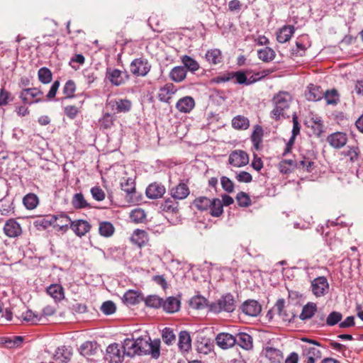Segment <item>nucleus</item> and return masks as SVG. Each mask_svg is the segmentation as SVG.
Wrapping results in <instances>:
<instances>
[{
	"instance_id": "nucleus-12",
	"label": "nucleus",
	"mask_w": 363,
	"mask_h": 363,
	"mask_svg": "<svg viewBox=\"0 0 363 363\" xmlns=\"http://www.w3.org/2000/svg\"><path fill=\"white\" fill-rule=\"evenodd\" d=\"M242 311L249 316L258 315L262 310L260 304L255 300H248L243 303L241 306Z\"/></svg>"
},
{
	"instance_id": "nucleus-40",
	"label": "nucleus",
	"mask_w": 363,
	"mask_h": 363,
	"mask_svg": "<svg viewBox=\"0 0 363 363\" xmlns=\"http://www.w3.org/2000/svg\"><path fill=\"white\" fill-rule=\"evenodd\" d=\"M55 219L54 218V216L49 215L45 217H42L38 218L35 221V225L38 228V229H46L50 226L53 227V223Z\"/></svg>"
},
{
	"instance_id": "nucleus-17",
	"label": "nucleus",
	"mask_w": 363,
	"mask_h": 363,
	"mask_svg": "<svg viewBox=\"0 0 363 363\" xmlns=\"http://www.w3.org/2000/svg\"><path fill=\"white\" fill-rule=\"evenodd\" d=\"M176 87L171 83L166 84L161 87L158 92V99L160 101L169 103L172 96L177 91Z\"/></svg>"
},
{
	"instance_id": "nucleus-18",
	"label": "nucleus",
	"mask_w": 363,
	"mask_h": 363,
	"mask_svg": "<svg viewBox=\"0 0 363 363\" xmlns=\"http://www.w3.org/2000/svg\"><path fill=\"white\" fill-rule=\"evenodd\" d=\"M195 106V101L191 96H184L176 104L177 109L184 113H190Z\"/></svg>"
},
{
	"instance_id": "nucleus-38",
	"label": "nucleus",
	"mask_w": 363,
	"mask_h": 363,
	"mask_svg": "<svg viewBox=\"0 0 363 363\" xmlns=\"http://www.w3.org/2000/svg\"><path fill=\"white\" fill-rule=\"evenodd\" d=\"M257 55L259 60L265 62L272 61L275 57V52L269 47L260 49L257 51Z\"/></svg>"
},
{
	"instance_id": "nucleus-37",
	"label": "nucleus",
	"mask_w": 363,
	"mask_h": 363,
	"mask_svg": "<svg viewBox=\"0 0 363 363\" xmlns=\"http://www.w3.org/2000/svg\"><path fill=\"white\" fill-rule=\"evenodd\" d=\"M317 311V306L315 303L309 302L303 307L300 318L301 320H306L312 318Z\"/></svg>"
},
{
	"instance_id": "nucleus-11",
	"label": "nucleus",
	"mask_w": 363,
	"mask_h": 363,
	"mask_svg": "<svg viewBox=\"0 0 363 363\" xmlns=\"http://www.w3.org/2000/svg\"><path fill=\"white\" fill-rule=\"evenodd\" d=\"M108 106H109L112 110L116 111L118 113H125L130 110L132 103L128 99H119L109 101Z\"/></svg>"
},
{
	"instance_id": "nucleus-47",
	"label": "nucleus",
	"mask_w": 363,
	"mask_h": 363,
	"mask_svg": "<svg viewBox=\"0 0 363 363\" xmlns=\"http://www.w3.org/2000/svg\"><path fill=\"white\" fill-rule=\"evenodd\" d=\"M23 202L27 209L33 210L38 203V198L34 194H28L23 197Z\"/></svg>"
},
{
	"instance_id": "nucleus-54",
	"label": "nucleus",
	"mask_w": 363,
	"mask_h": 363,
	"mask_svg": "<svg viewBox=\"0 0 363 363\" xmlns=\"http://www.w3.org/2000/svg\"><path fill=\"white\" fill-rule=\"evenodd\" d=\"M76 90V85L73 80H68L63 86V94L67 99L72 98Z\"/></svg>"
},
{
	"instance_id": "nucleus-50",
	"label": "nucleus",
	"mask_w": 363,
	"mask_h": 363,
	"mask_svg": "<svg viewBox=\"0 0 363 363\" xmlns=\"http://www.w3.org/2000/svg\"><path fill=\"white\" fill-rule=\"evenodd\" d=\"M211 200L206 196L196 198L194 201V205L200 211H206L209 208Z\"/></svg>"
},
{
	"instance_id": "nucleus-16",
	"label": "nucleus",
	"mask_w": 363,
	"mask_h": 363,
	"mask_svg": "<svg viewBox=\"0 0 363 363\" xmlns=\"http://www.w3.org/2000/svg\"><path fill=\"white\" fill-rule=\"evenodd\" d=\"M166 191L165 187L158 183H152L146 189V195L149 199H157L162 197Z\"/></svg>"
},
{
	"instance_id": "nucleus-56",
	"label": "nucleus",
	"mask_w": 363,
	"mask_h": 363,
	"mask_svg": "<svg viewBox=\"0 0 363 363\" xmlns=\"http://www.w3.org/2000/svg\"><path fill=\"white\" fill-rule=\"evenodd\" d=\"M236 200L240 206L247 207L250 205L251 200L249 196L245 192H239L236 196Z\"/></svg>"
},
{
	"instance_id": "nucleus-2",
	"label": "nucleus",
	"mask_w": 363,
	"mask_h": 363,
	"mask_svg": "<svg viewBox=\"0 0 363 363\" xmlns=\"http://www.w3.org/2000/svg\"><path fill=\"white\" fill-rule=\"evenodd\" d=\"M235 308V301L233 296L230 294L223 296L209 306L210 311L214 313H220L221 312L231 313Z\"/></svg>"
},
{
	"instance_id": "nucleus-20",
	"label": "nucleus",
	"mask_w": 363,
	"mask_h": 363,
	"mask_svg": "<svg viewBox=\"0 0 363 363\" xmlns=\"http://www.w3.org/2000/svg\"><path fill=\"white\" fill-rule=\"evenodd\" d=\"M71 228L77 235L82 237L90 230L91 225L86 220H77L72 221Z\"/></svg>"
},
{
	"instance_id": "nucleus-21",
	"label": "nucleus",
	"mask_w": 363,
	"mask_h": 363,
	"mask_svg": "<svg viewBox=\"0 0 363 363\" xmlns=\"http://www.w3.org/2000/svg\"><path fill=\"white\" fill-rule=\"evenodd\" d=\"M125 355L133 357L138 355V341L136 340L126 338L124 340L122 345Z\"/></svg>"
},
{
	"instance_id": "nucleus-6",
	"label": "nucleus",
	"mask_w": 363,
	"mask_h": 363,
	"mask_svg": "<svg viewBox=\"0 0 363 363\" xmlns=\"http://www.w3.org/2000/svg\"><path fill=\"white\" fill-rule=\"evenodd\" d=\"M151 65L144 58L135 59L130 64V69L132 74L138 77H144L150 72Z\"/></svg>"
},
{
	"instance_id": "nucleus-26",
	"label": "nucleus",
	"mask_w": 363,
	"mask_h": 363,
	"mask_svg": "<svg viewBox=\"0 0 363 363\" xmlns=\"http://www.w3.org/2000/svg\"><path fill=\"white\" fill-rule=\"evenodd\" d=\"M295 31L293 26H284L277 33V39L280 43L289 40Z\"/></svg>"
},
{
	"instance_id": "nucleus-14",
	"label": "nucleus",
	"mask_w": 363,
	"mask_h": 363,
	"mask_svg": "<svg viewBox=\"0 0 363 363\" xmlns=\"http://www.w3.org/2000/svg\"><path fill=\"white\" fill-rule=\"evenodd\" d=\"M72 356V350L70 347L61 346L57 348L53 355L55 360L60 363H67Z\"/></svg>"
},
{
	"instance_id": "nucleus-9",
	"label": "nucleus",
	"mask_w": 363,
	"mask_h": 363,
	"mask_svg": "<svg viewBox=\"0 0 363 363\" xmlns=\"http://www.w3.org/2000/svg\"><path fill=\"white\" fill-rule=\"evenodd\" d=\"M232 77L233 79H235V83L236 84L250 85L257 82L258 79H262L264 77V75L260 76L259 73H257L255 74V76L252 75L250 78H247L245 72L238 71L232 72Z\"/></svg>"
},
{
	"instance_id": "nucleus-51",
	"label": "nucleus",
	"mask_w": 363,
	"mask_h": 363,
	"mask_svg": "<svg viewBox=\"0 0 363 363\" xmlns=\"http://www.w3.org/2000/svg\"><path fill=\"white\" fill-rule=\"evenodd\" d=\"M38 76L40 82L43 84H48L52 81V72L46 67L40 68L38 70Z\"/></svg>"
},
{
	"instance_id": "nucleus-22",
	"label": "nucleus",
	"mask_w": 363,
	"mask_h": 363,
	"mask_svg": "<svg viewBox=\"0 0 363 363\" xmlns=\"http://www.w3.org/2000/svg\"><path fill=\"white\" fill-rule=\"evenodd\" d=\"M235 344L242 349L249 350L252 348V337L246 333H239L235 336Z\"/></svg>"
},
{
	"instance_id": "nucleus-4",
	"label": "nucleus",
	"mask_w": 363,
	"mask_h": 363,
	"mask_svg": "<svg viewBox=\"0 0 363 363\" xmlns=\"http://www.w3.org/2000/svg\"><path fill=\"white\" fill-rule=\"evenodd\" d=\"M124 355V351L121 350L120 345L113 343L107 347L105 358L109 363H122Z\"/></svg>"
},
{
	"instance_id": "nucleus-13",
	"label": "nucleus",
	"mask_w": 363,
	"mask_h": 363,
	"mask_svg": "<svg viewBox=\"0 0 363 363\" xmlns=\"http://www.w3.org/2000/svg\"><path fill=\"white\" fill-rule=\"evenodd\" d=\"M216 341L220 348L226 350L235 345V336L230 333H220L217 335Z\"/></svg>"
},
{
	"instance_id": "nucleus-3",
	"label": "nucleus",
	"mask_w": 363,
	"mask_h": 363,
	"mask_svg": "<svg viewBox=\"0 0 363 363\" xmlns=\"http://www.w3.org/2000/svg\"><path fill=\"white\" fill-rule=\"evenodd\" d=\"M19 98L24 104H33L44 101L43 92L38 88L23 89L19 94Z\"/></svg>"
},
{
	"instance_id": "nucleus-44",
	"label": "nucleus",
	"mask_w": 363,
	"mask_h": 363,
	"mask_svg": "<svg viewBox=\"0 0 363 363\" xmlns=\"http://www.w3.org/2000/svg\"><path fill=\"white\" fill-rule=\"evenodd\" d=\"M182 62L184 65L185 69H187L191 72H194L199 69V63L192 57L188 55H184L182 57Z\"/></svg>"
},
{
	"instance_id": "nucleus-10",
	"label": "nucleus",
	"mask_w": 363,
	"mask_h": 363,
	"mask_svg": "<svg viewBox=\"0 0 363 363\" xmlns=\"http://www.w3.org/2000/svg\"><path fill=\"white\" fill-rule=\"evenodd\" d=\"M4 232L9 238H16L21 235L22 229L17 221L14 219H9L4 226Z\"/></svg>"
},
{
	"instance_id": "nucleus-49",
	"label": "nucleus",
	"mask_w": 363,
	"mask_h": 363,
	"mask_svg": "<svg viewBox=\"0 0 363 363\" xmlns=\"http://www.w3.org/2000/svg\"><path fill=\"white\" fill-rule=\"evenodd\" d=\"M21 319L30 324H36L40 320L41 317L40 315L34 313L32 311L27 310L25 313H22Z\"/></svg>"
},
{
	"instance_id": "nucleus-46",
	"label": "nucleus",
	"mask_w": 363,
	"mask_h": 363,
	"mask_svg": "<svg viewBox=\"0 0 363 363\" xmlns=\"http://www.w3.org/2000/svg\"><path fill=\"white\" fill-rule=\"evenodd\" d=\"M121 189L126 192L128 194L133 193L135 189V184L134 179L131 177H123L121 182Z\"/></svg>"
},
{
	"instance_id": "nucleus-24",
	"label": "nucleus",
	"mask_w": 363,
	"mask_h": 363,
	"mask_svg": "<svg viewBox=\"0 0 363 363\" xmlns=\"http://www.w3.org/2000/svg\"><path fill=\"white\" fill-rule=\"evenodd\" d=\"M54 218L55 220L53 221V228L62 231H66L69 225L71 226V223H72L71 219L65 214L54 216Z\"/></svg>"
},
{
	"instance_id": "nucleus-34",
	"label": "nucleus",
	"mask_w": 363,
	"mask_h": 363,
	"mask_svg": "<svg viewBox=\"0 0 363 363\" xmlns=\"http://www.w3.org/2000/svg\"><path fill=\"white\" fill-rule=\"evenodd\" d=\"M206 60L212 65H218L222 62V52L218 49H212L208 50L206 54Z\"/></svg>"
},
{
	"instance_id": "nucleus-30",
	"label": "nucleus",
	"mask_w": 363,
	"mask_h": 363,
	"mask_svg": "<svg viewBox=\"0 0 363 363\" xmlns=\"http://www.w3.org/2000/svg\"><path fill=\"white\" fill-rule=\"evenodd\" d=\"M47 293L55 299L60 301L64 298V291L60 284H51L47 288Z\"/></svg>"
},
{
	"instance_id": "nucleus-43",
	"label": "nucleus",
	"mask_w": 363,
	"mask_h": 363,
	"mask_svg": "<svg viewBox=\"0 0 363 363\" xmlns=\"http://www.w3.org/2000/svg\"><path fill=\"white\" fill-rule=\"evenodd\" d=\"M223 206L222 201L219 199H212L211 206H209L211 216L214 217L220 216L223 212Z\"/></svg>"
},
{
	"instance_id": "nucleus-7",
	"label": "nucleus",
	"mask_w": 363,
	"mask_h": 363,
	"mask_svg": "<svg viewBox=\"0 0 363 363\" xmlns=\"http://www.w3.org/2000/svg\"><path fill=\"white\" fill-rule=\"evenodd\" d=\"M106 77L113 85L120 86L125 83L128 78V75L125 72L109 67L106 69Z\"/></svg>"
},
{
	"instance_id": "nucleus-39",
	"label": "nucleus",
	"mask_w": 363,
	"mask_h": 363,
	"mask_svg": "<svg viewBox=\"0 0 363 363\" xmlns=\"http://www.w3.org/2000/svg\"><path fill=\"white\" fill-rule=\"evenodd\" d=\"M115 228L113 224L108 221H102L99 223V232L103 237H110L114 233Z\"/></svg>"
},
{
	"instance_id": "nucleus-25",
	"label": "nucleus",
	"mask_w": 363,
	"mask_h": 363,
	"mask_svg": "<svg viewBox=\"0 0 363 363\" xmlns=\"http://www.w3.org/2000/svg\"><path fill=\"white\" fill-rule=\"evenodd\" d=\"M143 298L142 295L134 290H129L125 293L123 297V301L126 305L133 306L139 303Z\"/></svg>"
},
{
	"instance_id": "nucleus-33",
	"label": "nucleus",
	"mask_w": 363,
	"mask_h": 363,
	"mask_svg": "<svg viewBox=\"0 0 363 363\" xmlns=\"http://www.w3.org/2000/svg\"><path fill=\"white\" fill-rule=\"evenodd\" d=\"M147 240V234L143 230L137 229L131 235V241L140 247L144 245Z\"/></svg>"
},
{
	"instance_id": "nucleus-36",
	"label": "nucleus",
	"mask_w": 363,
	"mask_h": 363,
	"mask_svg": "<svg viewBox=\"0 0 363 363\" xmlns=\"http://www.w3.org/2000/svg\"><path fill=\"white\" fill-rule=\"evenodd\" d=\"M72 205L77 209L90 208L89 203L86 201L82 193H77L74 194L72 199Z\"/></svg>"
},
{
	"instance_id": "nucleus-55",
	"label": "nucleus",
	"mask_w": 363,
	"mask_h": 363,
	"mask_svg": "<svg viewBox=\"0 0 363 363\" xmlns=\"http://www.w3.org/2000/svg\"><path fill=\"white\" fill-rule=\"evenodd\" d=\"M163 341L168 345H172L176 339L175 335L174 334L172 329L165 328L162 330V334Z\"/></svg>"
},
{
	"instance_id": "nucleus-29",
	"label": "nucleus",
	"mask_w": 363,
	"mask_h": 363,
	"mask_svg": "<svg viewBox=\"0 0 363 363\" xmlns=\"http://www.w3.org/2000/svg\"><path fill=\"white\" fill-rule=\"evenodd\" d=\"M306 98L308 101H319L323 96V92L320 89V88L318 86H315L313 84H310L308 86V90L305 94Z\"/></svg>"
},
{
	"instance_id": "nucleus-19",
	"label": "nucleus",
	"mask_w": 363,
	"mask_h": 363,
	"mask_svg": "<svg viewBox=\"0 0 363 363\" xmlns=\"http://www.w3.org/2000/svg\"><path fill=\"white\" fill-rule=\"evenodd\" d=\"M190 191L188 186L184 183H179L170 189V194L174 199L182 200L189 195Z\"/></svg>"
},
{
	"instance_id": "nucleus-48",
	"label": "nucleus",
	"mask_w": 363,
	"mask_h": 363,
	"mask_svg": "<svg viewBox=\"0 0 363 363\" xmlns=\"http://www.w3.org/2000/svg\"><path fill=\"white\" fill-rule=\"evenodd\" d=\"M163 299L157 295H150L145 299V305L150 308L162 307Z\"/></svg>"
},
{
	"instance_id": "nucleus-27",
	"label": "nucleus",
	"mask_w": 363,
	"mask_h": 363,
	"mask_svg": "<svg viewBox=\"0 0 363 363\" xmlns=\"http://www.w3.org/2000/svg\"><path fill=\"white\" fill-rule=\"evenodd\" d=\"M295 167L298 169L306 171L307 172H311L315 168L313 158L302 156L301 158L296 162Z\"/></svg>"
},
{
	"instance_id": "nucleus-57",
	"label": "nucleus",
	"mask_w": 363,
	"mask_h": 363,
	"mask_svg": "<svg viewBox=\"0 0 363 363\" xmlns=\"http://www.w3.org/2000/svg\"><path fill=\"white\" fill-rule=\"evenodd\" d=\"M113 124V116L109 113H106L99 120V125L101 128L108 129L111 128Z\"/></svg>"
},
{
	"instance_id": "nucleus-15",
	"label": "nucleus",
	"mask_w": 363,
	"mask_h": 363,
	"mask_svg": "<svg viewBox=\"0 0 363 363\" xmlns=\"http://www.w3.org/2000/svg\"><path fill=\"white\" fill-rule=\"evenodd\" d=\"M327 141L332 147L339 149L347 143V138L345 133L336 132L330 135L327 138Z\"/></svg>"
},
{
	"instance_id": "nucleus-41",
	"label": "nucleus",
	"mask_w": 363,
	"mask_h": 363,
	"mask_svg": "<svg viewBox=\"0 0 363 363\" xmlns=\"http://www.w3.org/2000/svg\"><path fill=\"white\" fill-rule=\"evenodd\" d=\"M232 125L235 129L246 130L250 125L247 118L242 116H237L232 120Z\"/></svg>"
},
{
	"instance_id": "nucleus-62",
	"label": "nucleus",
	"mask_w": 363,
	"mask_h": 363,
	"mask_svg": "<svg viewBox=\"0 0 363 363\" xmlns=\"http://www.w3.org/2000/svg\"><path fill=\"white\" fill-rule=\"evenodd\" d=\"M91 194L92 197L98 201H101L105 199V193L102 189L98 186H94L91 189Z\"/></svg>"
},
{
	"instance_id": "nucleus-42",
	"label": "nucleus",
	"mask_w": 363,
	"mask_h": 363,
	"mask_svg": "<svg viewBox=\"0 0 363 363\" xmlns=\"http://www.w3.org/2000/svg\"><path fill=\"white\" fill-rule=\"evenodd\" d=\"M138 355L147 354L148 350L151 349L150 338H137Z\"/></svg>"
},
{
	"instance_id": "nucleus-45",
	"label": "nucleus",
	"mask_w": 363,
	"mask_h": 363,
	"mask_svg": "<svg viewBox=\"0 0 363 363\" xmlns=\"http://www.w3.org/2000/svg\"><path fill=\"white\" fill-rule=\"evenodd\" d=\"M207 305V300L201 296H195L189 301V306L194 309H203Z\"/></svg>"
},
{
	"instance_id": "nucleus-23",
	"label": "nucleus",
	"mask_w": 363,
	"mask_h": 363,
	"mask_svg": "<svg viewBox=\"0 0 363 363\" xmlns=\"http://www.w3.org/2000/svg\"><path fill=\"white\" fill-rule=\"evenodd\" d=\"M162 308L167 313H175L180 308V301L176 297L169 296L166 300L162 301Z\"/></svg>"
},
{
	"instance_id": "nucleus-61",
	"label": "nucleus",
	"mask_w": 363,
	"mask_h": 363,
	"mask_svg": "<svg viewBox=\"0 0 363 363\" xmlns=\"http://www.w3.org/2000/svg\"><path fill=\"white\" fill-rule=\"evenodd\" d=\"M303 355L306 357H312L315 358L321 357L320 351L315 347H304Z\"/></svg>"
},
{
	"instance_id": "nucleus-1",
	"label": "nucleus",
	"mask_w": 363,
	"mask_h": 363,
	"mask_svg": "<svg viewBox=\"0 0 363 363\" xmlns=\"http://www.w3.org/2000/svg\"><path fill=\"white\" fill-rule=\"evenodd\" d=\"M292 97L287 91H279L272 99L274 108L271 112V117L276 120L285 118V111L289 109Z\"/></svg>"
},
{
	"instance_id": "nucleus-31",
	"label": "nucleus",
	"mask_w": 363,
	"mask_h": 363,
	"mask_svg": "<svg viewBox=\"0 0 363 363\" xmlns=\"http://www.w3.org/2000/svg\"><path fill=\"white\" fill-rule=\"evenodd\" d=\"M179 347L182 351H188L191 347L190 335L186 331H182L179 335Z\"/></svg>"
},
{
	"instance_id": "nucleus-52",
	"label": "nucleus",
	"mask_w": 363,
	"mask_h": 363,
	"mask_svg": "<svg viewBox=\"0 0 363 363\" xmlns=\"http://www.w3.org/2000/svg\"><path fill=\"white\" fill-rule=\"evenodd\" d=\"M327 104L335 105L339 101V94L335 89L327 91L323 93Z\"/></svg>"
},
{
	"instance_id": "nucleus-8",
	"label": "nucleus",
	"mask_w": 363,
	"mask_h": 363,
	"mask_svg": "<svg viewBox=\"0 0 363 363\" xmlns=\"http://www.w3.org/2000/svg\"><path fill=\"white\" fill-rule=\"evenodd\" d=\"M229 163L234 167H241L249 162L248 155L243 150H238L233 151L228 158Z\"/></svg>"
},
{
	"instance_id": "nucleus-5",
	"label": "nucleus",
	"mask_w": 363,
	"mask_h": 363,
	"mask_svg": "<svg viewBox=\"0 0 363 363\" xmlns=\"http://www.w3.org/2000/svg\"><path fill=\"white\" fill-rule=\"evenodd\" d=\"M311 291L315 297H322L329 291V284L325 277H318L311 281Z\"/></svg>"
},
{
	"instance_id": "nucleus-28",
	"label": "nucleus",
	"mask_w": 363,
	"mask_h": 363,
	"mask_svg": "<svg viewBox=\"0 0 363 363\" xmlns=\"http://www.w3.org/2000/svg\"><path fill=\"white\" fill-rule=\"evenodd\" d=\"M264 353L272 363H281L283 360L282 352L278 349L268 347L265 348Z\"/></svg>"
},
{
	"instance_id": "nucleus-53",
	"label": "nucleus",
	"mask_w": 363,
	"mask_h": 363,
	"mask_svg": "<svg viewBox=\"0 0 363 363\" xmlns=\"http://www.w3.org/2000/svg\"><path fill=\"white\" fill-rule=\"evenodd\" d=\"M177 202L172 200L171 199H167L161 204L160 208L163 211L174 213L177 211Z\"/></svg>"
},
{
	"instance_id": "nucleus-63",
	"label": "nucleus",
	"mask_w": 363,
	"mask_h": 363,
	"mask_svg": "<svg viewBox=\"0 0 363 363\" xmlns=\"http://www.w3.org/2000/svg\"><path fill=\"white\" fill-rule=\"evenodd\" d=\"M94 342L91 341H86L84 342L79 347L80 353L84 356L91 354Z\"/></svg>"
},
{
	"instance_id": "nucleus-60",
	"label": "nucleus",
	"mask_w": 363,
	"mask_h": 363,
	"mask_svg": "<svg viewBox=\"0 0 363 363\" xmlns=\"http://www.w3.org/2000/svg\"><path fill=\"white\" fill-rule=\"evenodd\" d=\"M116 309L115 303L111 301H105L101 306V311L106 315H111Z\"/></svg>"
},
{
	"instance_id": "nucleus-58",
	"label": "nucleus",
	"mask_w": 363,
	"mask_h": 363,
	"mask_svg": "<svg viewBox=\"0 0 363 363\" xmlns=\"http://www.w3.org/2000/svg\"><path fill=\"white\" fill-rule=\"evenodd\" d=\"M130 218L136 223H141L145 218V213L143 209L136 208L131 211Z\"/></svg>"
},
{
	"instance_id": "nucleus-35",
	"label": "nucleus",
	"mask_w": 363,
	"mask_h": 363,
	"mask_svg": "<svg viewBox=\"0 0 363 363\" xmlns=\"http://www.w3.org/2000/svg\"><path fill=\"white\" fill-rule=\"evenodd\" d=\"M186 76V71L184 67L177 66L174 67L169 74L171 79L175 82H182Z\"/></svg>"
},
{
	"instance_id": "nucleus-59",
	"label": "nucleus",
	"mask_w": 363,
	"mask_h": 363,
	"mask_svg": "<svg viewBox=\"0 0 363 363\" xmlns=\"http://www.w3.org/2000/svg\"><path fill=\"white\" fill-rule=\"evenodd\" d=\"M342 317V315L340 312L333 311L328 315L326 323L330 326L335 325L341 320Z\"/></svg>"
},
{
	"instance_id": "nucleus-64",
	"label": "nucleus",
	"mask_w": 363,
	"mask_h": 363,
	"mask_svg": "<svg viewBox=\"0 0 363 363\" xmlns=\"http://www.w3.org/2000/svg\"><path fill=\"white\" fill-rule=\"evenodd\" d=\"M220 183L223 189L227 192H232L234 189V184L233 182L227 177H222L220 179Z\"/></svg>"
},
{
	"instance_id": "nucleus-32",
	"label": "nucleus",
	"mask_w": 363,
	"mask_h": 363,
	"mask_svg": "<svg viewBox=\"0 0 363 363\" xmlns=\"http://www.w3.org/2000/svg\"><path fill=\"white\" fill-rule=\"evenodd\" d=\"M14 212V206L12 200L4 197L0 199V214L9 216Z\"/></svg>"
}]
</instances>
